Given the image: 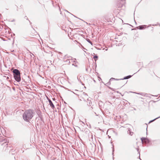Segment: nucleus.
Returning <instances> with one entry per match:
<instances>
[{"label":"nucleus","mask_w":160,"mask_h":160,"mask_svg":"<svg viewBox=\"0 0 160 160\" xmlns=\"http://www.w3.org/2000/svg\"><path fill=\"white\" fill-rule=\"evenodd\" d=\"M33 112L31 110H28L26 111L23 115V118L24 120L27 122H29L33 117Z\"/></svg>","instance_id":"f257e3e1"},{"label":"nucleus","mask_w":160,"mask_h":160,"mask_svg":"<svg viewBox=\"0 0 160 160\" xmlns=\"http://www.w3.org/2000/svg\"><path fill=\"white\" fill-rule=\"evenodd\" d=\"M14 77L15 79L18 82H19L21 80L20 73L19 71L17 69H14L13 71Z\"/></svg>","instance_id":"f03ea898"},{"label":"nucleus","mask_w":160,"mask_h":160,"mask_svg":"<svg viewBox=\"0 0 160 160\" xmlns=\"http://www.w3.org/2000/svg\"><path fill=\"white\" fill-rule=\"evenodd\" d=\"M49 104H50V106L52 108H54L55 107L54 106V105L53 104V103L49 99Z\"/></svg>","instance_id":"7ed1b4c3"},{"label":"nucleus","mask_w":160,"mask_h":160,"mask_svg":"<svg viewBox=\"0 0 160 160\" xmlns=\"http://www.w3.org/2000/svg\"><path fill=\"white\" fill-rule=\"evenodd\" d=\"M145 28V26H140L138 27V28L140 29H144Z\"/></svg>","instance_id":"20e7f679"},{"label":"nucleus","mask_w":160,"mask_h":160,"mask_svg":"<svg viewBox=\"0 0 160 160\" xmlns=\"http://www.w3.org/2000/svg\"><path fill=\"white\" fill-rule=\"evenodd\" d=\"M131 76H128L124 77L123 79H128L129 78H131Z\"/></svg>","instance_id":"39448f33"},{"label":"nucleus","mask_w":160,"mask_h":160,"mask_svg":"<svg viewBox=\"0 0 160 160\" xmlns=\"http://www.w3.org/2000/svg\"><path fill=\"white\" fill-rule=\"evenodd\" d=\"M98 57L97 56H94L93 57V59H94V60L96 61L97 60V59Z\"/></svg>","instance_id":"423d86ee"},{"label":"nucleus","mask_w":160,"mask_h":160,"mask_svg":"<svg viewBox=\"0 0 160 160\" xmlns=\"http://www.w3.org/2000/svg\"><path fill=\"white\" fill-rule=\"evenodd\" d=\"M141 140H142V142H143L142 139V138H141Z\"/></svg>","instance_id":"0eeeda50"}]
</instances>
